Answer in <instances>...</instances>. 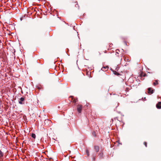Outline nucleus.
Masks as SVG:
<instances>
[{
    "mask_svg": "<svg viewBox=\"0 0 161 161\" xmlns=\"http://www.w3.org/2000/svg\"><path fill=\"white\" fill-rule=\"evenodd\" d=\"M151 88H149L148 89V92L149 93L152 94L153 92V90H152L151 91Z\"/></svg>",
    "mask_w": 161,
    "mask_h": 161,
    "instance_id": "5",
    "label": "nucleus"
},
{
    "mask_svg": "<svg viewBox=\"0 0 161 161\" xmlns=\"http://www.w3.org/2000/svg\"><path fill=\"white\" fill-rule=\"evenodd\" d=\"M31 136L32 138H34L35 139L36 138V135L35 134H34V133H32V134H31Z\"/></svg>",
    "mask_w": 161,
    "mask_h": 161,
    "instance_id": "8",
    "label": "nucleus"
},
{
    "mask_svg": "<svg viewBox=\"0 0 161 161\" xmlns=\"http://www.w3.org/2000/svg\"><path fill=\"white\" fill-rule=\"evenodd\" d=\"M86 152L88 156H89L90 155V153L88 150L87 149H86Z\"/></svg>",
    "mask_w": 161,
    "mask_h": 161,
    "instance_id": "7",
    "label": "nucleus"
},
{
    "mask_svg": "<svg viewBox=\"0 0 161 161\" xmlns=\"http://www.w3.org/2000/svg\"><path fill=\"white\" fill-rule=\"evenodd\" d=\"M22 19H23V18H22V17L21 18H20V20H22Z\"/></svg>",
    "mask_w": 161,
    "mask_h": 161,
    "instance_id": "15",
    "label": "nucleus"
},
{
    "mask_svg": "<svg viewBox=\"0 0 161 161\" xmlns=\"http://www.w3.org/2000/svg\"><path fill=\"white\" fill-rule=\"evenodd\" d=\"M78 101V100L77 99H75L73 100V102L74 103H76Z\"/></svg>",
    "mask_w": 161,
    "mask_h": 161,
    "instance_id": "11",
    "label": "nucleus"
},
{
    "mask_svg": "<svg viewBox=\"0 0 161 161\" xmlns=\"http://www.w3.org/2000/svg\"><path fill=\"white\" fill-rule=\"evenodd\" d=\"M70 97L71 98V100H73V97L72 96H71Z\"/></svg>",
    "mask_w": 161,
    "mask_h": 161,
    "instance_id": "14",
    "label": "nucleus"
},
{
    "mask_svg": "<svg viewBox=\"0 0 161 161\" xmlns=\"http://www.w3.org/2000/svg\"><path fill=\"white\" fill-rule=\"evenodd\" d=\"M92 135L93 136H96V133L95 132H93L92 133Z\"/></svg>",
    "mask_w": 161,
    "mask_h": 161,
    "instance_id": "12",
    "label": "nucleus"
},
{
    "mask_svg": "<svg viewBox=\"0 0 161 161\" xmlns=\"http://www.w3.org/2000/svg\"><path fill=\"white\" fill-rule=\"evenodd\" d=\"M82 108V106L80 105L79 104L77 106V110L79 113H80L81 112Z\"/></svg>",
    "mask_w": 161,
    "mask_h": 161,
    "instance_id": "1",
    "label": "nucleus"
},
{
    "mask_svg": "<svg viewBox=\"0 0 161 161\" xmlns=\"http://www.w3.org/2000/svg\"><path fill=\"white\" fill-rule=\"evenodd\" d=\"M3 153L0 150V157H2L3 156Z\"/></svg>",
    "mask_w": 161,
    "mask_h": 161,
    "instance_id": "10",
    "label": "nucleus"
},
{
    "mask_svg": "<svg viewBox=\"0 0 161 161\" xmlns=\"http://www.w3.org/2000/svg\"><path fill=\"white\" fill-rule=\"evenodd\" d=\"M94 149L96 152H98L99 151V147L97 146H95Z\"/></svg>",
    "mask_w": 161,
    "mask_h": 161,
    "instance_id": "6",
    "label": "nucleus"
},
{
    "mask_svg": "<svg viewBox=\"0 0 161 161\" xmlns=\"http://www.w3.org/2000/svg\"><path fill=\"white\" fill-rule=\"evenodd\" d=\"M108 68L107 66H106V67H103L101 69L103 71H106L108 69Z\"/></svg>",
    "mask_w": 161,
    "mask_h": 161,
    "instance_id": "4",
    "label": "nucleus"
},
{
    "mask_svg": "<svg viewBox=\"0 0 161 161\" xmlns=\"http://www.w3.org/2000/svg\"><path fill=\"white\" fill-rule=\"evenodd\" d=\"M144 144L145 145V146L146 147H147V142H144Z\"/></svg>",
    "mask_w": 161,
    "mask_h": 161,
    "instance_id": "13",
    "label": "nucleus"
},
{
    "mask_svg": "<svg viewBox=\"0 0 161 161\" xmlns=\"http://www.w3.org/2000/svg\"><path fill=\"white\" fill-rule=\"evenodd\" d=\"M156 107L158 109L161 108V102H159L157 104Z\"/></svg>",
    "mask_w": 161,
    "mask_h": 161,
    "instance_id": "3",
    "label": "nucleus"
},
{
    "mask_svg": "<svg viewBox=\"0 0 161 161\" xmlns=\"http://www.w3.org/2000/svg\"><path fill=\"white\" fill-rule=\"evenodd\" d=\"M24 98L23 97H21L19 100V103L20 104H24Z\"/></svg>",
    "mask_w": 161,
    "mask_h": 161,
    "instance_id": "2",
    "label": "nucleus"
},
{
    "mask_svg": "<svg viewBox=\"0 0 161 161\" xmlns=\"http://www.w3.org/2000/svg\"><path fill=\"white\" fill-rule=\"evenodd\" d=\"M158 84V81L157 80H156L155 81V82H154L153 83V85L154 86L157 85Z\"/></svg>",
    "mask_w": 161,
    "mask_h": 161,
    "instance_id": "9",
    "label": "nucleus"
}]
</instances>
